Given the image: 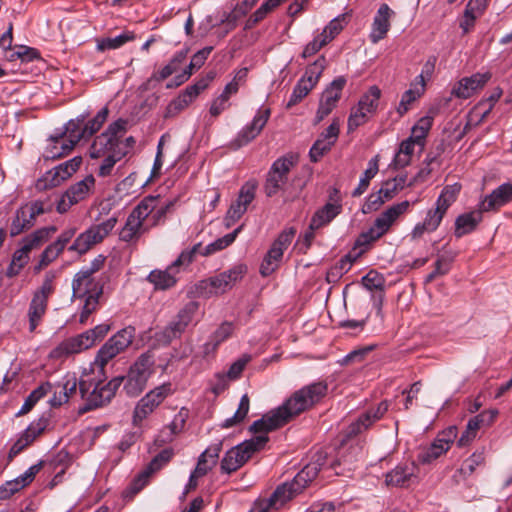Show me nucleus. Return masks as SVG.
Masks as SVG:
<instances>
[{
    "label": "nucleus",
    "mask_w": 512,
    "mask_h": 512,
    "mask_svg": "<svg viewBox=\"0 0 512 512\" xmlns=\"http://www.w3.org/2000/svg\"><path fill=\"white\" fill-rule=\"evenodd\" d=\"M93 370V367L91 368ZM106 380L104 370L94 369L92 373L84 374L79 381V393L85 400L83 411H90L109 403L124 381V376H118L103 384Z\"/></svg>",
    "instance_id": "1"
},
{
    "label": "nucleus",
    "mask_w": 512,
    "mask_h": 512,
    "mask_svg": "<svg viewBox=\"0 0 512 512\" xmlns=\"http://www.w3.org/2000/svg\"><path fill=\"white\" fill-rule=\"evenodd\" d=\"M327 460V454L324 451H318L306 466L299 471L291 482H285L279 485L269 498V506L280 508L295 495L301 493L303 489L314 480L320 470L324 467Z\"/></svg>",
    "instance_id": "2"
},
{
    "label": "nucleus",
    "mask_w": 512,
    "mask_h": 512,
    "mask_svg": "<svg viewBox=\"0 0 512 512\" xmlns=\"http://www.w3.org/2000/svg\"><path fill=\"white\" fill-rule=\"evenodd\" d=\"M328 385L325 381H318L303 386L295 391L280 407L279 413L284 417L285 424L302 412L319 403L327 394Z\"/></svg>",
    "instance_id": "3"
},
{
    "label": "nucleus",
    "mask_w": 512,
    "mask_h": 512,
    "mask_svg": "<svg viewBox=\"0 0 512 512\" xmlns=\"http://www.w3.org/2000/svg\"><path fill=\"white\" fill-rule=\"evenodd\" d=\"M157 198L152 195L144 197L130 212L124 226L119 231V239L129 244H135L141 236L149 231L150 225L145 220L155 210Z\"/></svg>",
    "instance_id": "4"
},
{
    "label": "nucleus",
    "mask_w": 512,
    "mask_h": 512,
    "mask_svg": "<svg viewBox=\"0 0 512 512\" xmlns=\"http://www.w3.org/2000/svg\"><path fill=\"white\" fill-rule=\"evenodd\" d=\"M410 205L411 203L405 200L387 208L375 219L367 231L360 233L355 241L354 249L359 248L360 253L365 252L374 241L388 232L392 224L409 209Z\"/></svg>",
    "instance_id": "5"
},
{
    "label": "nucleus",
    "mask_w": 512,
    "mask_h": 512,
    "mask_svg": "<svg viewBox=\"0 0 512 512\" xmlns=\"http://www.w3.org/2000/svg\"><path fill=\"white\" fill-rule=\"evenodd\" d=\"M268 440V436H255L232 447L225 453L221 461V471L227 474L235 472L242 467L255 452L263 449Z\"/></svg>",
    "instance_id": "6"
},
{
    "label": "nucleus",
    "mask_w": 512,
    "mask_h": 512,
    "mask_svg": "<svg viewBox=\"0 0 512 512\" xmlns=\"http://www.w3.org/2000/svg\"><path fill=\"white\" fill-rule=\"evenodd\" d=\"M55 275L47 272L41 286L33 293L28 308L29 331L34 332L41 323L48 307V299L54 293Z\"/></svg>",
    "instance_id": "7"
},
{
    "label": "nucleus",
    "mask_w": 512,
    "mask_h": 512,
    "mask_svg": "<svg viewBox=\"0 0 512 512\" xmlns=\"http://www.w3.org/2000/svg\"><path fill=\"white\" fill-rule=\"evenodd\" d=\"M135 331L133 326H127L110 337L99 349L93 363V370H104L106 364L112 358L128 348L135 337Z\"/></svg>",
    "instance_id": "8"
},
{
    "label": "nucleus",
    "mask_w": 512,
    "mask_h": 512,
    "mask_svg": "<svg viewBox=\"0 0 512 512\" xmlns=\"http://www.w3.org/2000/svg\"><path fill=\"white\" fill-rule=\"evenodd\" d=\"M153 365V356L149 353H143L137 358L130 367L127 376L124 377V391L128 396L136 397L142 393L152 374L151 368Z\"/></svg>",
    "instance_id": "9"
},
{
    "label": "nucleus",
    "mask_w": 512,
    "mask_h": 512,
    "mask_svg": "<svg viewBox=\"0 0 512 512\" xmlns=\"http://www.w3.org/2000/svg\"><path fill=\"white\" fill-rule=\"evenodd\" d=\"M295 164L296 157L293 154L279 157L272 163L264 183V192L267 197H273L282 189Z\"/></svg>",
    "instance_id": "10"
},
{
    "label": "nucleus",
    "mask_w": 512,
    "mask_h": 512,
    "mask_svg": "<svg viewBox=\"0 0 512 512\" xmlns=\"http://www.w3.org/2000/svg\"><path fill=\"white\" fill-rule=\"evenodd\" d=\"M116 223L117 218L110 217L100 224L91 226L75 239L69 250L79 254L86 253L92 246L100 243L114 229Z\"/></svg>",
    "instance_id": "11"
},
{
    "label": "nucleus",
    "mask_w": 512,
    "mask_h": 512,
    "mask_svg": "<svg viewBox=\"0 0 512 512\" xmlns=\"http://www.w3.org/2000/svg\"><path fill=\"white\" fill-rule=\"evenodd\" d=\"M295 233L294 228H288L278 235L261 263L260 273L262 276H269L278 268L283 253L291 244Z\"/></svg>",
    "instance_id": "12"
},
{
    "label": "nucleus",
    "mask_w": 512,
    "mask_h": 512,
    "mask_svg": "<svg viewBox=\"0 0 512 512\" xmlns=\"http://www.w3.org/2000/svg\"><path fill=\"white\" fill-rule=\"evenodd\" d=\"M48 209L44 207V202L36 200L20 206L10 225V236L15 237L22 232L32 228L38 216L46 213Z\"/></svg>",
    "instance_id": "13"
},
{
    "label": "nucleus",
    "mask_w": 512,
    "mask_h": 512,
    "mask_svg": "<svg viewBox=\"0 0 512 512\" xmlns=\"http://www.w3.org/2000/svg\"><path fill=\"white\" fill-rule=\"evenodd\" d=\"M173 393L170 382L163 383L142 397L133 412V424L139 425L148 415H150L164 399Z\"/></svg>",
    "instance_id": "14"
},
{
    "label": "nucleus",
    "mask_w": 512,
    "mask_h": 512,
    "mask_svg": "<svg viewBox=\"0 0 512 512\" xmlns=\"http://www.w3.org/2000/svg\"><path fill=\"white\" fill-rule=\"evenodd\" d=\"M200 244H195L190 250H184L177 259L170 265L167 270H153L148 275V281L152 283L156 289L165 290L172 287L176 283L174 275L171 271L179 266L190 264L197 252H199Z\"/></svg>",
    "instance_id": "15"
},
{
    "label": "nucleus",
    "mask_w": 512,
    "mask_h": 512,
    "mask_svg": "<svg viewBox=\"0 0 512 512\" xmlns=\"http://www.w3.org/2000/svg\"><path fill=\"white\" fill-rule=\"evenodd\" d=\"M95 185L93 175H87L81 181L71 185L57 202L56 210L63 214L67 212L71 206L84 200Z\"/></svg>",
    "instance_id": "16"
},
{
    "label": "nucleus",
    "mask_w": 512,
    "mask_h": 512,
    "mask_svg": "<svg viewBox=\"0 0 512 512\" xmlns=\"http://www.w3.org/2000/svg\"><path fill=\"white\" fill-rule=\"evenodd\" d=\"M256 188L255 181H248L241 187L237 200L230 205L224 218L226 227L233 225L247 211L248 205L255 198Z\"/></svg>",
    "instance_id": "17"
},
{
    "label": "nucleus",
    "mask_w": 512,
    "mask_h": 512,
    "mask_svg": "<svg viewBox=\"0 0 512 512\" xmlns=\"http://www.w3.org/2000/svg\"><path fill=\"white\" fill-rule=\"evenodd\" d=\"M247 273V266L236 264L229 270L224 271L205 282V287L210 286V293L222 294L230 290Z\"/></svg>",
    "instance_id": "18"
},
{
    "label": "nucleus",
    "mask_w": 512,
    "mask_h": 512,
    "mask_svg": "<svg viewBox=\"0 0 512 512\" xmlns=\"http://www.w3.org/2000/svg\"><path fill=\"white\" fill-rule=\"evenodd\" d=\"M346 82L347 80L344 76H339L323 91L319 107L316 112L317 123L327 117L336 107L341 98L342 90L346 85Z\"/></svg>",
    "instance_id": "19"
},
{
    "label": "nucleus",
    "mask_w": 512,
    "mask_h": 512,
    "mask_svg": "<svg viewBox=\"0 0 512 512\" xmlns=\"http://www.w3.org/2000/svg\"><path fill=\"white\" fill-rule=\"evenodd\" d=\"M271 115L269 108H260L251 123L244 126L233 141L236 148L247 145L254 140L263 130Z\"/></svg>",
    "instance_id": "20"
},
{
    "label": "nucleus",
    "mask_w": 512,
    "mask_h": 512,
    "mask_svg": "<svg viewBox=\"0 0 512 512\" xmlns=\"http://www.w3.org/2000/svg\"><path fill=\"white\" fill-rule=\"evenodd\" d=\"M362 285L369 291H375L371 295L372 306L376 311V316L382 321L383 302L385 298V278L382 274L371 270L361 279Z\"/></svg>",
    "instance_id": "21"
},
{
    "label": "nucleus",
    "mask_w": 512,
    "mask_h": 512,
    "mask_svg": "<svg viewBox=\"0 0 512 512\" xmlns=\"http://www.w3.org/2000/svg\"><path fill=\"white\" fill-rule=\"evenodd\" d=\"M491 76L490 72H485L463 77L454 84L451 95L459 99H468L481 90L491 79Z\"/></svg>",
    "instance_id": "22"
},
{
    "label": "nucleus",
    "mask_w": 512,
    "mask_h": 512,
    "mask_svg": "<svg viewBox=\"0 0 512 512\" xmlns=\"http://www.w3.org/2000/svg\"><path fill=\"white\" fill-rule=\"evenodd\" d=\"M363 456V449L358 444L348 447H342L338 452L337 459L331 464L337 475L344 474L345 471H352Z\"/></svg>",
    "instance_id": "23"
},
{
    "label": "nucleus",
    "mask_w": 512,
    "mask_h": 512,
    "mask_svg": "<svg viewBox=\"0 0 512 512\" xmlns=\"http://www.w3.org/2000/svg\"><path fill=\"white\" fill-rule=\"evenodd\" d=\"M87 272L78 271L72 280V297L82 299L88 295H102L103 285Z\"/></svg>",
    "instance_id": "24"
},
{
    "label": "nucleus",
    "mask_w": 512,
    "mask_h": 512,
    "mask_svg": "<svg viewBox=\"0 0 512 512\" xmlns=\"http://www.w3.org/2000/svg\"><path fill=\"white\" fill-rule=\"evenodd\" d=\"M389 404L387 401H382L375 409H370L363 413L359 418L348 427V436H356L362 431L369 428L377 420L381 419L387 412Z\"/></svg>",
    "instance_id": "25"
},
{
    "label": "nucleus",
    "mask_w": 512,
    "mask_h": 512,
    "mask_svg": "<svg viewBox=\"0 0 512 512\" xmlns=\"http://www.w3.org/2000/svg\"><path fill=\"white\" fill-rule=\"evenodd\" d=\"M393 11L387 4H381L374 16L371 32L369 34L370 41L373 44L378 43L384 39L390 30V18Z\"/></svg>",
    "instance_id": "26"
},
{
    "label": "nucleus",
    "mask_w": 512,
    "mask_h": 512,
    "mask_svg": "<svg viewBox=\"0 0 512 512\" xmlns=\"http://www.w3.org/2000/svg\"><path fill=\"white\" fill-rule=\"evenodd\" d=\"M512 202V180L501 184L481 201L482 211L497 210Z\"/></svg>",
    "instance_id": "27"
},
{
    "label": "nucleus",
    "mask_w": 512,
    "mask_h": 512,
    "mask_svg": "<svg viewBox=\"0 0 512 512\" xmlns=\"http://www.w3.org/2000/svg\"><path fill=\"white\" fill-rule=\"evenodd\" d=\"M76 233L75 228L64 230L57 240L48 245L41 254L40 265L47 266L53 262L58 255L64 250L66 244L74 237Z\"/></svg>",
    "instance_id": "28"
},
{
    "label": "nucleus",
    "mask_w": 512,
    "mask_h": 512,
    "mask_svg": "<svg viewBox=\"0 0 512 512\" xmlns=\"http://www.w3.org/2000/svg\"><path fill=\"white\" fill-rule=\"evenodd\" d=\"M284 417L275 409L262 416L261 419L254 421L250 426V431L254 434L262 433L260 436H267V433L285 425Z\"/></svg>",
    "instance_id": "29"
},
{
    "label": "nucleus",
    "mask_w": 512,
    "mask_h": 512,
    "mask_svg": "<svg viewBox=\"0 0 512 512\" xmlns=\"http://www.w3.org/2000/svg\"><path fill=\"white\" fill-rule=\"evenodd\" d=\"M482 212L483 211L481 210L480 204L479 210L459 215L455 220L454 235L457 238H461L464 235L474 231L478 224L482 221Z\"/></svg>",
    "instance_id": "30"
},
{
    "label": "nucleus",
    "mask_w": 512,
    "mask_h": 512,
    "mask_svg": "<svg viewBox=\"0 0 512 512\" xmlns=\"http://www.w3.org/2000/svg\"><path fill=\"white\" fill-rule=\"evenodd\" d=\"M90 332L87 330L75 337H71L63 341L57 348L60 354H75L86 349H89L94 345L93 339L91 338Z\"/></svg>",
    "instance_id": "31"
},
{
    "label": "nucleus",
    "mask_w": 512,
    "mask_h": 512,
    "mask_svg": "<svg viewBox=\"0 0 512 512\" xmlns=\"http://www.w3.org/2000/svg\"><path fill=\"white\" fill-rule=\"evenodd\" d=\"M198 310V304L194 301L188 302L177 315L168 322L178 335L182 336L189 324L192 322L195 313Z\"/></svg>",
    "instance_id": "32"
},
{
    "label": "nucleus",
    "mask_w": 512,
    "mask_h": 512,
    "mask_svg": "<svg viewBox=\"0 0 512 512\" xmlns=\"http://www.w3.org/2000/svg\"><path fill=\"white\" fill-rule=\"evenodd\" d=\"M342 211V205L338 202H328L317 210L311 218V229H319L330 223Z\"/></svg>",
    "instance_id": "33"
},
{
    "label": "nucleus",
    "mask_w": 512,
    "mask_h": 512,
    "mask_svg": "<svg viewBox=\"0 0 512 512\" xmlns=\"http://www.w3.org/2000/svg\"><path fill=\"white\" fill-rule=\"evenodd\" d=\"M122 145L123 142H116V140L111 139L106 133L103 132L95 138L90 149V157L100 158L106 153L110 154L114 152L116 149H123Z\"/></svg>",
    "instance_id": "34"
},
{
    "label": "nucleus",
    "mask_w": 512,
    "mask_h": 512,
    "mask_svg": "<svg viewBox=\"0 0 512 512\" xmlns=\"http://www.w3.org/2000/svg\"><path fill=\"white\" fill-rule=\"evenodd\" d=\"M413 465H398L385 475V483L388 486L405 487L414 476Z\"/></svg>",
    "instance_id": "35"
},
{
    "label": "nucleus",
    "mask_w": 512,
    "mask_h": 512,
    "mask_svg": "<svg viewBox=\"0 0 512 512\" xmlns=\"http://www.w3.org/2000/svg\"><path fill=\"white\" fill-rule=\"evenodd\" d=\"M56 231L57 228L55 226L39 228L23 238L22 246L31 252L33 249L39 248L42 244L48 241Z\"/></svg>",
    "instance_id": "36"
},
{
    "label": "nucleus",
    "mask_w": 512,
    "mask_h": 512,
    "mask_svg": "<svg viewBox=\"0 0 512 512\" xmlns=\"http://www.w3.org/2000/svg\"><path fill=\"white\" fill-rule=\"evenodd\" d=\"M379 155L374 156L368 162V167L360 177L358 186L352 191L353 197L361 196L369 187L370 181L376 176L379 170Z\"/></svg>",
    "instance_id": "37"
},
{
    "label": "nucleus",
    "mask_w": 512,
    "mask_h": 512,
    "mask_svg": "<svg viewBox=\"0 0 512 512\" xmlns=\"http://www.w3.org/2000/svg\"><path fill=\"white\" fill-rule=\"evenodd\" d=\"M501 95L502 91L500 89H497L494 93H492L488 98L490 105L487 109L482 110L481 108L483 104L479 103L469 114L466 126H478L481 124L492 110L493 105L499 100Z\"/></svg>",
    "instance_id": "38"
},
{
    "label": "nucleus",
    "mask_w": 512,
    "mask_h": 512,
    "mask_svg": "<svg viewBox=\"0 0 512 512\" xmlns=\"http://www.w3.org/2000/svg\"><path fill=\"white\" fill-rule=\"evenodd\" d=\"M416 145L417 143L409 137L400 143L399 149L393 159V165L396 169L404 168L410 164Z\"/></svg>",
    "instance_id": "39"
},
{
    "label": "nucleus",
    "mask_w": 512,
    "mask_h": 512,
    "mask_svg": "<svg viewBox=\"0 0 512 512\" xmlns=\"http://www.w3.org/2000/svg\"><path fill=\"white\" fill-rule=\"evenodd\" d=\"M155 197L157 198V206L155 210L150 214L151 228L164 224L166 221L167 214L171 213L174 210V206L177 202V199L174 198L164 203H160V196L157 195Z\"/></svg>",
    "instance_id": "40"
},
{
    "label": "nucleus",
    "mask_w": 512,
    "mask_h": 512,
    "mask_svg": "<svg viewBox=\"0 0 512 512\" xmlns=\"http://www.w3.org/2000/svg\"><path fill=\"white\" fill-rule=\"evenodd\" d=\"M52 385L49 382L41 384L34 389L25 399L21 409L16 413V416H22L32 410L35 404L51 391Z\"/></svg>",
    "instance_id": "41"
},
{
    "label": "nucleus",
    "mask_w": 512,
    "mask_h": 512,
    "mask_svg": "<svg viewBox=\"0 0 512 512\" xmlns=\"http://www.w3.org/2000/svg\"><path fill=\"white\" fill-rule=\"evenodd\" d=\"M243 225H240L233 232L224 235L221 238L216 239L212 243L205 246V248L199 253L203 256L212 255L218 251L225 249L230 246L236 239L238 233L241 231Z\"/></svg>",
    "instance_id": "42"
},
{
    "label": "nucleus",
    "mask_w": 512,
    "mask_h": 512,
    "mask_svg": "<svg viewBox=\"0 0 512 512\" xmlns=\"http://www.w3.org/2000/svg\"><path fill=\"white\" fill-rule=\"evenodd\" d=\"M29 254L30 252L23 246L14 252L11 263L6 270L7 277L13 278L20 273L30 260Z\"/></svg>",
    "instance_id": "43"
},
{
    "label": "nucleus",
    "mask_w": 512,
    "mask_h": 512,
    "mask_svg": "<svg viewBox=\"0 0 512 512\" xmlns=\"http://www.w3.org/2000/svg\"><path fill=\"white\" fill-rule=\"evenodd\" d=\"M134 39V33L128 31L116 37L101 38L97 40V50L103 52L105 50L117 49Z\"/></svg>",
    "instance_id": "44"
},
{
    "label": "nucleus",
    "mask_w": 512,
    "mask_h": 512,
    "mask_svg": "<svg viewBox=\"0 0 512 512\" xmlns=\"http://www.w3.org/2000/svg\"><path fill=\"white\" fill-rule=\"evenodd\" d=\"M453 261L454 255L452 253L439 255L434 270L426 276L425 282L430 283L436 278L446 275L450 271Z\"/></svg>",
    "instance_id": "45"
},
{
    "label": "nucleus",
    "mask_w": 512,
    "mask_h": 512,
    "mask_svg": "<svg viewBox=\"0 0 512 512\" xmlns=\"http://www.w3.org/2000/svg\"><path fill=\"white\" fill-rule=\"evenodd\" d=\"M381 97V90L378 86L373 85L369 88L358 102L360 110H365L369 114L375 113L378 108L379 99Z\"/></svg>",
    "instance_id": "46"
},
{
    "label": "nucleus",
    "mask_w": 512,
    "mask_h": 512,
    "mask_svg": "<svg viewBox=\"0 0 512 512\" xmlns=\"http://www.w3.org/2000/svg\"><path fill=\"white\" fill-rule=\"evenodd\" d=\"M460 191H461V185L459 183L446 185L442 189V191L436 201V205H438L439 207H441L443 210H445L447 212L448 208L456 201Z\"/></svg>",
    "instance_id": "47"
},
{
    "label": "nucleus",
    "mask_w": 512,
    "mask_h": 512,
    "mask_svg": "<svg viewBox=\"0 0 512 512\" xmlns=\"http://www.w3.org/2000/svg\"><path fill=\"white\" fill-rule=\"evenodd\" d=\"M250 408V400L247 394L242 395L238 409L232 417L227 418L223 424V428H230L241 423L247 416Z\"/></svg>",
    "instance_id": "48"
},
{
    "label": "nucleus",
    "mask_w": 512,
    "mask_h": 512,
    "mask_svg": "<svg viewBox=\"0 0 512 512\" xmlns=\"http://www.w3.org/2000/svg\"><path fill=\"white\" fill-rule=\"evenodd\" d=\"M326 66V59L324 56H320L313 64L309 65L305 71L302 80H306L314 87L319 81Z\"/></svg>",
    "instance_id": "49"
},
{
    "label": "nucleus",
    "mask_w": 512,
    "mask_h": 512,
    "mask_svg": "<svg viewBox=\"0 0 512 512\" xmlns=\"http://www.w3.org/2000/svg\"><path fill=\"white\" fill-rule=\"evenodd\" d=\"M108 115L109 109L106 106L100 109L95 117L88 121L83 127L85 138H90L92 135L98 132L107 120Z\"/></svg>",
    "instance_id": "50"
},
{
    "label": "nucleus",
    "mask_w": 512,
    "mask_h": 512,
    "mask_svg": "<svg viewBox=\"0 0 512 512\" xmlns=\"http://www.w3.org/2000/svg\"><path fill=\"white\" fill-rule=\"evenodd\" d=\"M448 451V446H444L442 443H437V438L434 440L431 445L424 449L422 452L418 455V460L421 463H430L437 458H439L442 454L446 453Z\"/></svg>",
    "instance_id": "51"
},
{
    "label": "nucleus",
    "mask_w": 512,
    "mask_h": 512,
    "mask_svg": "<svg viewBox=\"0 0 512 512\" xmlns=\"http://www.w3.org/2000/svg\"><path fill=\"white\" fill-rule=\"evenodd\" d=\"M127 151L125 149H116L114 152L108 154L102 161L99 167L98 175L100 177H106L110 175L114 165L125 157Z\"/></svg>",
    "instance_id": "52"
},
{
    "label": "nucleus",
    "mask_w": 512,
    "mask_h": 512,
    "mask_svg": "<svg viewBox=\"0 0 512 512\" xmlns=\"http://www.w3.org/2000/svg\"><path fill=\"white\" fill-rule=\"evenodd\" d=\"M213 79L214 73L211 72L206 77L199 79L195 84L187 86L181 94L191 103L201 91L208 87Z\"/></svg>",
    "instance_id": "53"
},
{
    "label": "nucleus",
    "mask_w": 512,
    "mask_h": 512,
    "mask_svg": "<svg viewBox=\"0 0 512 512\" xmlns=\"http://www.w3.org/2000/svg\"><path fill=\"white\" fill-rule=\"evenodd\" d=\"M174 455V451L172 448H165L161 452H159L147 465L145 468L151 474L162 469L165 465H167Z\"/></svg>",
    "instance_id": "54"
},
{
    "label": "nucleus",
    "mask_w": 512,
    "mask_h": 512,
    "mask_svg": "<svg viewBox=\"0 0 512 512\" xmlns=\"http://www.w3.org/2000/svg\"><path fill=\"white\" fill-rule=\"evenodd\" d=\"M312 89L313 87L310 83H307L306 80L300 79L293 88L292 94L287 103V108H291L292 106L301 102L302 99L305 98Z\"/></svg>",
    "instance_id": "55"
},
{
    "label": "nucleus",
    "mask_w": 512,
    "mask_h": 512,
    "mask_svg": "<svg viewBox=\"0 0 512 512\" xmlns=\"http://www.w3.org/2000/svg\"><path fill=\"white\" fill-rule=\"evenodd\" d=\"M62 182L59 171L54 167L37 181L36 187L38 190H47L59 186Z\"/></svg>",
    "instance_id": "56"
},
{
    "label": "nucleus",
    "mask_w": 512,
    "mask_h": 512,
    "mask_svg": "<svg viewBox=\"0 0 512 512\" xmlns=\"http://www.w3.org/2000/svg\"><path fill=\"white\" fill-rule=\"evenodd\" d=\"M445 214H446V211L443 210L438 205H436V207L434 209L428 210V212L425 216V219L423 221V223L426 225V227H428V232H433L439 227Z\"/></svg>",
    "instance_id": "57"
},
{
    "label": "nucleus",
    "mask_w": 512,
    "mask_h": 512,
    "mask_svg": "<svg viewBox=\"0 0 512 512\" xmlns=\"http://www.w3.org/2000/svg\"><path fill=\"white\" fill-rule=\"evenodd\" d=\"M82 163V158L77 156L74 157L58 166H56V170L59 171L60 180L65 181L68 179L73 173H75Z\"/></svg>",
    "instance_id": "58"
},
{
    "label": "nucleus",
    "mask_w": 512,
    "mask_h": 512,
    "mask_svg": "<svg viewBox=\"0 0 512 512\" xmlns=\"http://www.w3.org/2000/svg\"><path fill=\"white\" fill-rule=\"evenodd\" d=\"M333 145L331 142L324 141L323 139H317L309 151V157L311 162H318L326 153H328Z\"/></svg>",
    "instance_id": "59"
},
{
    "label": "nucleus",
    "mask_w": 512,
    "mask_h": 512,
    "mask_svg": "<svg viewBox=\"0 0 512 512\" xmlns=\"http://www.w3.org/2000/svg\"><path fill=\"white\" fill-rule=\"evenodd\" d=\"M101 295H88L85 296V302L80 314L79 322L84 324L87 322L89 316L97 310L99 304V298Z\"/></svg>",
    "instance_id": "60"
},
{
    "label": "nucleus",
    "mask_w": 512,
    "mask_h": 512,
    "mask_svg": "<svg viewBox=\"0 0 512 512\" xmlns=\"http://www.w3.org/2000/svg\"><path fill=\"white\" fill-rule=\"evenodd\" d=\"M127 124V120L119 118L112 122L104 131V133H106L111 139L116 140V142H122L121 138L126 133Z\"/></svg>",
    "instance_id": "61"
},
{
    "label": "nucleus",
    "mask_w": 512,
    "mask_h": 512,
    "mask_svg": "<svg viewBox=\"0 0 512 512\" xmlns=\"http://www.w3.org/2000/svg\"><path fill=\"white\" fill-rule=\"evenodd\" d=\"M180 337L181 336L178 335L176 331L168 324L161 330L157 331L154 335L156 342L162 346H167L172 341L179 339Z\"/></svg>",
    "instance_id": "62"
},
{
    "label": "nucleus",
    "mask_w": 512,
    "mask_h": 512,
    "mask_svg": "<svg viewBox=\"0 0 512 512\" xmlns=\"http://www.w3.org/2000/svg\"><path fill=\"white\" fill-rule=\"evenodd\" d=\"M233 332V324L231 322L222 323L219 328L213 333L212 350H216L220 343L225 341L231 336Z\"/></svg>",
    "instance_id": "63"
},
{
    "label": "nucleus",
    "mask_w": 512,
    "mask_h": 512,
    "mask_svg": "<svg viewBox=\"0 0 512 512\" xmlns=\"http://www.w3.org/2000/svg\"><path fill=\"white\" fill-rule=\"evenodd\" d=\"M368 114L369 113L366 112L365 110H360V107H358V106L356 108L352 109L350 116L348 118V131L349 132L354 131L359 126L366 123L368 120V117H367Z\"/></svg>",
    "instance_id": "64"
}]
</instances>
